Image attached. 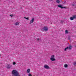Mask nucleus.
<instances>
[{
  "instance_id": "f257e3e1",
  "label": "nucleus",
  "mask_w": 76,
  "mask_h": 76,
  "mask_svg": "<svg viewBox=\"0 0 76 76\" xmlns=\"http://www.w3.org/2000/svg\"><path fill=\"white\" fill-rule=\"evenodd\" d=\"M12 74L13 76H20L18 72L16 70H13L12 71Z\"/></svg>"
},
{
  "instance_id": "aec40b11",
  "label": "nucleus",
  "mask_w": 76,
  "mask_h": 76,
  "mask_svg": "<svg viewBox=\"0 0 76 76\" xmlns=\"http://www.w3.org/2000/svg\"><path fill=\"white\" fill-rule=\"evenodd\" d=\"M10 16H11V17H13V15H10Z\"/></svg>"
},
{
  "instance_id": "9d476101",
  "label": "nucleus",
  "mask_w": 76,
  "mask_h": 76,
  "mask_svg": "<svg viewBox=\"0 0 76 76\" xmlns=\"http://www.w3.org/2000/svg\"><path fill=\"white\" fill-rule=\"evenodd\" d=\"M30 72H31V70H30V69H28L27 70L26 72L27 73H30Z\"/></svg>"
},
{
  "instance_id": "2eb2a0df",
  "label": "nucleus",
  "mask_w": 76,
  "mask_h": 76,
  "mask_svg": "<svg viewBox=\"0 0 76 76\" xmlns=\"http://www.w3.org/2000/svg\"><path fill=\"white\" fill-rule=\"evenodd\" d=\"M69 48V47H67L66 48H65V49L64 50V51H66V50H67V49H68Z\"/></svg>"
},
{
  "instance_id": "4468645a",
  "label": "nucleus",
  "mask_w": 76,
  "mask_h": 76,
  "mask_svg": "<svg viewBox=\"0 0 76 76\" xmlns=\"http://www.w3.org/2000/svg\"><path fill=\"white\" fill-rule=\"evenodd\" d=\"M73 65L74 66H76V61H75L73 63Z\"/></svg>"
},
{
  "instance_id": "ddd939ff",
  "label": "nucleus",
  "mask_w": 76,
  "mask_h": 76,
  "mask_svg": "<svg viewBox=\"0 0 76 76\" xmlns=\"http://www.w3.org/2000/svg\"><path fill=\"white\" fill-rule=\"evenodd\" d=\"M56 1L57 3H60L61 1L58 0H56Z\"/></svg>"
},
{
  "instance_id": "7ed1b4c3",
  "label": "nucleus",
  "mask_w": 76,
  "mask_h": 76,
  "mask_svg": "<svg viewBox=\"0 0 76 76\" xmlns=\"http://www.w3.org/2000/svg\"><path fill=\"white\" fill-rule=\"evenodd\" d=\"M76 18V15H74L73 17H70V19L71 20H73L74 19Z\"/></svg>"
},
{
  "instance_id": "f8f14e48",
  "label": "nucleus",
  "mask_w": 76,
  "mask_h": 76,
  "mask_svg": "<svg viewBox=\"0 0 76 76\" xmlns=\"http://www.w3.org/2000/svg\"><path fill=\"white\" fill-rule=\"evenodd\" d=\"M64 66L66 68H67V67H68V66L67 65V64H65L64 65Z\"/></svg>"
},
{
  "instance_id": "6ab92c4d",
  "label": "nucleus",
  "mask_w": 76,
  "mask_h": 76,
  "mask_svg": "<svg viewBox=\"0 0 76 76\" xmlns=\"http://www.w3.org/2000/svg\"><path fill=\"white\" fill-rule=\"evenodd\" d=\"M65 32L66 33H68V31H67V30H66Z\"/></svg>"
},
{
  "instance_id": "9b49d317",
  "label": "nucleus",
  "mask_w": 76,
  "mask_h": 76,
  "mask_svg": "<svg viewBox=\"0 0 76 76\" xmlns=\"http://www.w3.org/2000/svg\"><path fill=\"white\" fill-rule=\"evenodd\" d=\"M69 50H71L72 49V45H70L68 47Z\"/></svg>"
},
{
  "instance_id": "a211bd4d",
  "label": "nucleus",
  "mask_w": 76,
  "mask_h": 76,
  "mask_svg": "<svg viewBox=\"0 0 76 76\" xmlns=\"http://www.w3.org/2000/svg\"><path fill=\"white\" fill-rule=\"evenodd\" d=\"M28 76H32V75L31 74V73H29L28 74Z\"/></svg>"
},
{
  "instance_id": "6e6552de",
  "label": "nucleus",
  "mask_w": 76,
  "mask_h": 76,
  "mask_svg": "<svg viewBox=\"0 0 76 76\" xmlns=\"http://www.w3.org/2000/svg\"><path fill=\"white\" fill-rule=\"evenodd\" d=\"M20 23V22H16L15 23V26H17V25H19Z\"/></svg>"
},
{
  "instance_id": "4be33fe9",
  "label": "nucleus",
  "mask_w": 76,
  "mask_h": 76,
  "mask_svg": "<svg viewBox=\"0 0 76 76\" xmlns=\"http://www.w3.org/2000/svg\"><path fill=\"white\" fill-rule=\"evenodd\" d=\"M72 6H75V5H74V4H72Z\"/></svg>"
},
{
  "instance_id": "0eeeda50",
  "label": "nucleus",
  "mask_w": 76,
  "mask_h": 76,
  "mask_svg": "<svg viewBox=\"0 0 76 76\" xmlns=\"http://www.w3.org/2000/svg\"><path fill=\"white\" fill-rule=\"evenodd\" d=\"M58 7H60V8H61V9H63V8H64V9H66V7H62L61 5H58Z\"/></svg>"
},
{
  "instance_id": "412c9836",
  "label": "nucleus",
  "mask_w": 76,
  "mask_h": 76,
  "mask_svg": "<svg viewBox=\"0 0 76 76\" xmlns=\"http://www.w3.org/2000/svg\"><path fill=\"white\" fill-rule=\"evenodd\" d=\"M37 40H38V41H39V38H37Z\"/></svg>"
},
{
  "instance_id": "dca6fc26",
  "label": "nucleus",
  "mask_w": 76,
  "mask_h": 76,
  "mask_svg": "<svg viewBox=\"0 0 76 76\" xmlns=\"http://www.w3.org/2000/svg\"><path fill=\"white\" fill-rule=\"evenodd\" d=\"M24 18H25V19H26L27 20H29V18H27L26 17H25Z\"/></svg>"
},
{
  "instance_id": "5701e85b",
  "label": "nucleus",
  "mask_w": 76,
  "mask_h": 76,
  "mask_svg": "<svg viewBox=\"0 0 76 76\" xmlns=\"http://www.w3.org/2000/svg\"><path fill=\"white\" fill-rule=\"evenodd\" d=\"M1 56V55L0 54V56Z\"/></svg>"
},
{
  "instance_id": "423d86ee",
  "label": "nucleus",
  "mask_w": 76,
  "mask_h": 76,
  "mask_svg": "<svg viewBox=\"0 0 76 76\" xmlns=\"http://www.w3.org/2000/svg\"><path fill=\"white\" fill-rule=\"evenodd\" d=\"M12 66L11 65L8 64L7 66V69H10V68H11V67H12Z\"/></svg>"
},
{
  "instance_id": "f3484780",
  "label": "nucleus",
  "mask_w": 76,
  "mask_h": 76,
  "mask_svg": "<svg viewBox=\"0 0 76 76\" xmlns=\"http://www.w3.org/2000/svg\"><path fill=\"white\" fill-rule=\"evenodd\" d=\"M13 65H15L16 64V63L15 62H13Z\"/></svg>"
},
{
  "instance_id": "1a4fd4ad",
  "label": "nucleus",
  "mask_w": 76,
  "mask_h": 76,
  "mask_svg": "<svg viewBox=\"0 0 76 76\" xmlns=\"http://www.w3.org/2000/svg\"><path fill=\"white\" fill-rule=\"evenodd\" d=\"M34 22V18H33L30 21V24H31V23H32Z\"/></svg>"
},
{
  "instance_id": "f03ea898",
  "label": "nucleus",
  "mask_w": 76,
  "mask_h": 76,
  "mask_svg": "<svg viewBox=\"0 0 76 76\" xmlns=\"http://www.w3.org/2000/svg\"><path fill=\"white\" fill-rule=\"evenodd\" d=\"M55 56L54 55H53L51 56V58H50V59L52 61H54L56 60V58H55Z\"/></svg>"
},
{
  "instance_id": "b1692460",
  "label": "nucleus",
  "mask_w": 76,
  "mask_h": 76,
  "mask_svg": "<svg viewBox=\"0 0 76 76\" xmlns=\"http://www.w3.org/2000/svg\"><path fill=\"white\" fill-rule=\"evenodd\" d=\"M61 22H62V21H61Z\"/></svg>"
},
{
  "instance_id": "39448f33",
  "label": "nucleus",
  "mask_w": 76,
  "mask_h": 76,
  "mask_svg": "<svg viewBox=\"0 0 76 76\" xmlns=\"http://www.w3.org/2000/svg\"><path fill=\"white\" fill-rule=\"evenodd\" d=\"M43 29L45 31H47L48 30V27L45 26L43 28Z\"/></svg>"
},
{
  "instance_id": "20e7f679",
  "label": "nucleus",
  "mask_w": 76,
  "mask_h": 76,
  "mask_svg": "<svg viewBox=\"0 0 76 76\" xmlns=\"http://www.w3.org/2000/svg\"><path fill=\"white\" fill-rule=\"evenodd\" d=\"M44 68L45 69H50V67L49 66L47 65H45L44 66Z\"/></svg>"
}]
</instances>
